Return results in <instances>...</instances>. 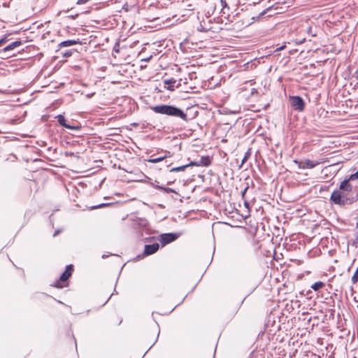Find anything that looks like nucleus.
Returning a JSON list of instances; mask_svg holds the SVG:
<instances>
[{"mask_svg": "<svg viewBox=\"0 0 358 358\" xmlns=\"http://www.w3.org/2000/svg\"><path fill=\"white\" fill-rule=\"evenodd\" d=\"M358 200V190L348 180H343L338 189L334 190L330 196V201L336 205L346 207Z\"/></svg>", "mask_w": 358, "mask_h": 358, "instance_id": "obj_1", "label": "nucleus"}, {"mask_svg": "<svg viewBox=\"0 0 358 358\" xmlns=\"http://www.w3.org/2000/svg\"><path fill=\"white\" fill-rule=\"evenodd\" d=\"M357 178H358V173L355 172V173L350 175V177L348 178H347L346 180H348V182H350V180H354Z\"/></svg>", "mask_w": 358, "mask_h": 358, "instance_id": "obj_19", "label": "nucleus"}, {"mask_svg": "<svg viewBox=\"0 0 358 358\" xmlns=\"http://www.w3.org/2000/svg\"><path fill=\"white\" fill-rule=\"evenodd\" d=\"M189 76H190V78H191V79H192V78H194V76H194V74H190Z\"/></svg>", "mask_w": 358, "mask_h": 358, "instance_id": "obj_31", "label": "nucleus"}, {"mask_svg": "<svg viewBox=\"0 0 358 358\" xmlns=\"http://www.w3.org/2000/svg\"><path fill=\"white\" fill-rule=\"evenodd\" d=\"M151 109L158 114L165 115L167 116L178 117L185 122L188 121L187 115L180 108L173 106L161 104L152 106Z\"/></svg>", "mask_w": 358, "mask_h": 358, "instance_id": "obj_2", "label": "nucleus"}, {"mask_svg": "<svg viewBox=\"0 0 358 358\" xmlns=\"http://www.w3.org/2000/svg\"><path fill=\"white\" fill-rule=\"evenodd\" d=\"M255 88H252V93L255 92Z\"/></svg>", "mask_w": 358, "mask_h": 358, "instance_id": "obj_34", "label": "nucleus"}, {"mask_svg": "<svg viewBox=\"0 0 358 358\" xmlns=\"http://www.w3.org/2000/svg\"><path fill=\"white\" fill-rule=\"evenodd\" d=\"M220 5L222 6V12L223 14H226L225 10L227 9V10H229V7L227 3L226 0H220Z\"/></svg>", "mask_w": 358, "mask_h": 358, "instance_id": "obj_16", "label": "nucleus"}, {"mask_svg": "<svg viewBox=\"0 0 358 358\" xmlns=\"http://www.w3.org/2000/svg\"><path fill=\"white\" fill-rule=\"evenodd\" d=\"M154 187L156 189H161V190H162V188H163V186H161V185H155Z\"/></svg>", "mask_w": 358, "mask_h": 358, "instance_id": "obj_26", "label": "nucleus"}, {"mask_svg": "<svg viewBox=\"0 0 358 358\" xmlns=\"http://www.w3.org/2000/svg\"><path fill=\"white\" fill-rule=\"evenodd\" d=\"M289 101L290 106L294 110L303 112L305 110L306 103L301 96H290Z\"/></svg>", "mask_w": 358, "mask_h": 358, "instance_id": "obj_3", "label": "nucleus"}, {"mask_svg": "<svg viewBox=\"0 0 358 358\" xmlns=\"http://www.w3.org/2000/svg\"><path fill=\"white\" fill-rule=\"evenodd\" d=\"M165 158H166V156H162V157H157V158H150L147 161L150 163L156 164L159 162H162Z\"/></svg>", "mask_w": 358, "mask_h": 358, "instance_id": "obj_17", "label": "nucleus"}, {"mask_svg": "<svg viewBox=\"0 0 358 358\" xmlns=\"http://www.w3.org/2000/svg\"><path fill=\"white\" fill-rule=\"evenodd\" d=\"M248 187H246L243 189V192H242V196H243V197H244L246 191L248 190Z\"/></svg>", "mask_w": 358, "mask_h": 358, "instance_id": "obj_27", "label": "nucleus"}, {"mask_svg": "<svg viewBox=\"0 0 358 358\" xmlns=\"http://www.w3.org/2000/svg\"><path fill=\"white\" fill-rule=\"evenodd\" d=\"M296 164H298V167L301 169H313L316 166L320 164L323 162L322 161H312L309 159H306L300 162H298L296 160L294 161Z\"/></svg>", "mask_w": 358, "mask_h": 358, "instance_id": "obj_6", "label": "nucleus"}, {"mask_svg": "<svg viewBox=\"0 0 358 358\" xmlns=\"http://www.w3.org/2000/svg\"><path fill=\"white\" fill-rule=\"evenodd\" d=\"M351 281L352 284H356L358 282V267L357 268L356 271H355L352 278Z\"/></svg>", "mask_w": 358, "mask_h": 358, "instance_id": "obj_18", "label": "nucleus"}, {"mask_svg": "<svg viewBox=\"0 0 358 358\" xmlns=\"http://www.w3.org/2000/svg\"><path fill=\"white\" fill-rule=\"evenodd\" d=\"M57 234H59V231H56L54 234V236H55Z\"/></svg>", "mask_w": 358, "mask_h": 358, "instance_id": "obj_30", "label": "nucleus"}, {"mask_svg": "<svg viewBox=\"0 0 358 358\" xmlns=\"http://www.w3.org/2000/svg\"><path fill=\"white\" fill-rule=\"evenodd\" d=\"M271 8H272V6H269V7L264 9L258 15H253L252 17V20H253V22L259 20L261 17H262L268 10H270L271 9Z\"/></svg>", "mask_w": 358, "mask_h": 358, "instance_id": "obj_13", "label": "nucleus"}, {"mask_svg": "<svg viewBox=\"0 0 358 358\" xmlns=\"http://www.w3.org/2000/svg\"><path fill=\"white\" fill-rule=\"evenodd\" d=\"M62 54L63 57H69L72 55V52L70 50H66L64 52H62Z\"/></svg>", "mask_w": 358, "mask_h": 358, "instance_id": "obj_22", "label": "nucleus"}, {"mask_svg": "<svg viewBox=\"0 0 358 358\" xmlns=\"http://www.w3.org/2000/svg\"><path fill=\"white\" fill-rule=\"evenodd\" d=\"M244 204L246 207H248V203L246 201H245Z\"/></svg>", "mask_w": 358, "mask_h": 358, "instance_id": "obj_28", "label": "nucleus"}, {"mask_svg": "<svg viewBox=\"0 0 358 358\" xmlns=\"http://www.w3.org/2000/svg\"><path fill=\"white\" fill-rule=\"evenodd\" d=\"M162 190L166 193H176V192L170 187H166L163 186Z\"/></svg>", "mask_w": 358, "mask_h": 358, "instance_id": "obj_20", "label": "nucleus"}, {"mask_svg": "<svg viewBox=\"0 0 358 358\" xmlns=\"http://www.w3.org/2000/svg\"><path fill=\"white\" fill-rule=\"evenodd\" d=\"M93 94H94V93H92V94H87V96L90 98V97H91Z\"/></svg>", "mask_w": 358, "mask_h": 358, "instance_id": "obj_29", "label": "nucleus"}, {"mask_svg": "<svg viewBox=\"0 0 358 358\" xmlns=\"http://www.w3.org/2000/svg\"><path fill=\"white\" fill-rule=\"evenodd\" d=\"M329 358H334V356H332V355H330V356L329 357Z\"/></svg>", "mask_w": 358, "mask_h": 358, "instance_id": "obj_33", "label": "nucleus"}, {"mask_svg": "<svg viewBox=\"0 0 358 358\" xmlns=\"http://www.w3.org/2000/svg\"><path fill=\"white\" fill-rule=\"evenodd\" d=\"M76 44H81V42L79 41V39L64 41L59 44V46L60 48H62V47H68V46H71V45H76Z\"/></svg>", "mask_w": 358, "mask_h": 358, "instance_id": "obj_12", "label": "nucleus"}, {"mask_svg": "<svg viewBox=\"0 0 358 358\" xmlns=\"http://www.w3.org/2000/svg\"><path fill=\"white\" fill-rule=\"evenodd\" d=\"M159 244L157 243H155L151 245H145L143 254L145 256L150 255L156 252L159 250Z\"/></svg>", "mask_w": 358, "mask_h": 358, "instance_id": "obj_10", "label": "nucleus"}, {"mask_svg": "<svg viewBox=\"0 0 358 358\" xmlns=\"http://www.w3.org/2000/svg\"><path fill=\"white\" fill-rule=\"evenodd\" d=\"M285 47H286L285 45H283L276 48L274 52H278L280 50H282L285 49Z\"/></svg>", "mask_w": 358, "mask_h": 358, "instance_id": "obj_25", "label": "nucleus"}, {"mask_svg": "<svg viewBox=\"0 0 358 358\" xmlns=\"http://www.w3.org/2000/svg\"><path fill=\"white\" fill-rule=\"evenodd\" d=\"M73 271V269L72 264L66 266L65 271L60 275L59 280L55 282L53 286L57 288H62L64 285L61 282L66 281L71 275Z\"/></svg>", "mask_w": 358, "mask_h": 358, "instance_id": "obj_5", "label": "nucleus"}, {"mask_svg": "<svg viewBox=\"0 0 358 358\" xmlns=\"http://www.w3.org/2000/svg\"><path fill=\"white\" fill-rule=\"evenodd\" d=\"M324 283L321 281L316 282L311 285V288L315 291H318L324 286Z\"/></svg>", "mask_w": 358, "mask_h": 358, "instance_id": "obj_15", "label": "nucleus"}, {"mask_svg": "<svg viewBox=\"0 0 358 358\" xmlns=\"http://www.w3.org/2000/svg\"><path fill=\"white\" fill-rule=\"evenodd\" d=\"M178 238V235L174 233L162 234L160 235L159 241H160L162 245L164 246L174 241Z\"/></svg>", "mask_w": 358, "mask_h": 358, "instance_id": "obj_7", "label": "nucleus"}, {"mask_svg": "<svg viewBox=\"0 0 358 358\" xmlns=\"http://www.w3.org/2000/svg\"><path fill=\"white\" fill-rule=\"evenodd\" d=\"M210 164V160L208 157H201V162H191L189 164L182 165L178 167H173L172 168L170 171L171 172H179V171H183L185 170V169L189 166H200L201 164H203L206 166H208Z\"/></svg>", "mask_w": 358, "mask_h": 358, "instance_id": "obj_4", "label": "nucleus"}, {"mask_svg": "<svg viewBox=\"0 0 358 358\" xmlns=\"http://www.w3.org/2000/svg\"><path fill=\"white\" fill-rule=\"evenodd\" d=\"M251 156V149H248L244 154V157L241 161V164L240 165V167H242V166L248 160V159Z\"/></svg>", "mask_w": 358, "mask_h": 358, "instance_id": "obj_14", "label": "nucleus"}, {"mask_svg": "<svg viewBox=\"0 0 358 358\" xmlns=\"http://www.w3.org/2000/svg\"><path fill=\"white\" fill-rule=\"evenodd\" d=\"M113 50L118 52H119V43H117L114 48H113Z\"/></svg>", "mask_w": 358, "mask_h": 358, "instance_id": "obj_24", "label": "nucleus"}, {"mask_svg": "<svg viewBox=\"0 0 358 358\" xmlns=\"http://www.w3.org/2000/svg\"><path fill=\"white\" fill-rule=\"evenodd\" d=\"M55 119H57V122H59V124L60 125H62V127L66 128V129H74V130H77L79 129L78 127H76V126H73V125H70L69 124H67L66 122V118L64 115H58L55 117Z\"/></svg>", "mask_w": 358, "mask_h": 358, "instance_id": "obj_9", "label": "nucleus"}, {"mask_svg": "<svg viewBox=\"0 0 358 358\" xmlns=\"http://www.w3.org/2000/svg\"><path fill=\"white\" fill-rule=\"evenodd\" d=\"M164 83L165 85H167L166 88L169 91H173L175 88L180 86V80H177L174 78L165 80Z\"/></svg>", "mask_w": 358, "mask_h": 358, "instance_id": "obj_8", "label": "nucleus"}, {"mask_svg": "<svg viewBox=\"0 0 358 358\" xmlns=\"http://www.w3.org/2000/svg\"><path fill=\"white\" fill-rule=\"evenodd\" d=\"M141 224H142L143 226H146L147 224H148V221L145 220V219H141Z\"/></svg>", "mask_w": 358, "mask_h": 358, "instance_id": "obj_23", "label": "nucleus"}, {"mask_svg": "<svg viewBox=\"0 0 358 358\" xmlns=\"http://www.w3.org/2000/svg\"><path fill=\"white\" fill-rule=\"evenodd\" d=\"M189 76H190V78H191V79H192V78H194V76H194V74H190Z\"/></svg>", "mask_w": 358, "mask_h": 358, "instance_id": "obj_32", "label": "nucleus"}, {"mask_svg": "<svg viewBox=\"0 0 358 358\" xmlns=\"http://www.w3.org/2000/svg\"><path fill=\"white\" fill-rule=\"evenodd\" d=\"M255 88H252V93L255 92Z\"/></svg>", "mask_w": 358, "mask_h": 358, "instance_id": "obj_35", "label": "nucleus"}, {"mask_svg": "<svg viewBox=\"0 0 358 358\" xmlns=\"http://www.w3.org/2000/svg\"><path fill=\"white\" fill-rule=\"evenodd\" d=\"M21 45H22V41L21 40L15 41L11 43L10 44L6 45L3 48L1 49L0 53L11 51V50H14L15 48L20 47Z\"/></svg>", "mask_w": 358, "mask_h": 358, "instance_id": "obj_11", "label": "nucleus"}, {"mask_svg": "<svg viewBox=\"0 0 358 358\" xmlns=\"http://www.w3.org/2000/svg\"><path fill=\"white\" fill-rule=\"evenodd\" d=\"M8 41V36H4L1 38H0V47L4 45Z\"/></svg>", "mask_w": 358, "mask_h": 358, "instance_id": "obj_21", "label": "nucleus"}]
</instances>
